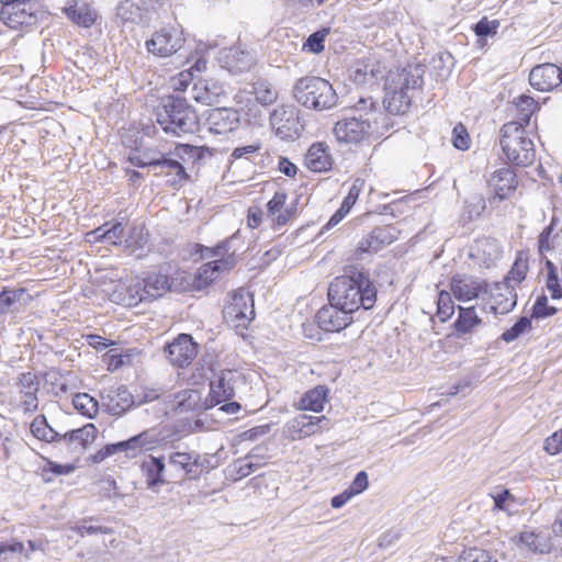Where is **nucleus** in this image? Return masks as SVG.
<instances>
[{"label": "nucleus", "mask_w": 562, "mask_h": 562, "mask_svg": "<svg viewBox=\"0 0 562 562\" xmlns=\"http://www.w3.org/2000/svg\"><path fill=\"white\" fill-rule=\"evenodd\" d=\"M328 302L353 314L360 307L371 310L378 291L363 267L347 266L344 274L336 277L328 288Z\"/></svg>", "instance_id": "nucleus-1"}, {"label": "nucleus", "mask_w": 562, "mask_h": 562, "mask_svg": "<svg viewBox=\"0 0 562 562\" xmlns=\"http://www.w3.org/2000/svg\"><path fill=\"white\" fill-rule=\"evenodd\" d=\"M383 113L372 97L360 98L351 108L346 109L341 119L335 123L333 133L342 144H361L373 135H382L379 121Z\"/></svg>", "instance_id": "nucleus-2"}, {"label": "nucleus", "mask_w": 562, "mask_h": 562, "mask_svg": "<svg viewBox=\"0 0 562 562\" xmlns=\"http://www.w3.org/2000/svg\"><path fill=\"white\" fill-rule=\"evenodd\" d=\"M426 66L407 65L396 71H390L385 82L383 103L385 110L393 115L405 114L411 108L414 92L424 85Z\"/></svg>", "instance_id": "nucleus-3"}, {"label": "nucleus", "mask_w": 562, "mask_h": 562, "mask_svg": "<svg viewBox=\"0 0 562 562\" xmlns=\"http://www.w3.org/2000/svg\"><path fill=\"white\" fill-rule=\"evenodd\" d=\"M156 122L167 135L177 137L193 134L200 124L195 109L180 95L161 99L156 110Z\"/></svg>", "instance_id": "nucleus-4"}, {"label": "nucleus", "mask_w": 562, "mask_h": 562, "mask_svg": "<svg viewBox=\"0 0 562 562\" xmlns=\"http://www.w3.org/2000/svg\"><path fill=\"white\" fill-rule=\"evenodd\" d=\"M294 100L305 109L325 111L337 105L338 95L331 83L317 76H305L292 88Z\"/></svg>", "instance_id": "nucleus-5"}, {"label": "nucleus", "mask_w": 562, "mask_h": 562, "mask_svg": "<svg viewBox=\"0 0 562 562\" xmlns=\"http://www.w3.org/2000/svg\"><path fill=\"white\" fill-rule=\"evenodd\" d=\"M499 145L506 160L516 167H527L536 159L533 142L522 123L510 121L501 128Z\"/></svg>", "instance_id": "nucleus-6"}, {"label": "nucleus", "mask_w": 562, "mask_h": 562, "mask_svg": "<svg viewBox=\"0 0 562 562\" xmlns=\"http://www.w3.org/2000/svg\"><path fill=\"white\" fill-rule=\"evenodd\" d=\"M184 43L183 30L179 25L168 24L155 31L145 46L154 56L166 58L178 53Z\"/></svg>", "instance_id": "nucleus-7"}, {"label": "nucleus", "mask_w": 562, "mask_h": 562, "mask_svg": "<svg viewBox=\"0 0 562 562\" xmlns=\"http://www.w3.org/2000/svg\"><path fill=\"white\" fill-rule=\"evenodd\" d=\"M270 124L276 135L283 140L295 139L303 127L299 110L292 105L277 106L270 114Z\"/></svg>", "instance_id": "nucleus-8"}, {"label": "nucleus", "mask_w": 562, "mask_h": 562, "mask_svg": "<svg viewBox=\"0 0 562 562\" xmlns=\"http://www.w3.org/2000/svg\"><path fill=\"white\" fill-rule=\"evenodd\" d=\"M518 186L517 175L510 167H502L492 172L487 179L491 194L487 198L491 207L508 199Z\"/></svg>", "instance_id": "nucleus-9"}, {"label": "nucleus", "mask_w": 562, "mask_h": 562, "mask_svg": "<svg viewBox=\"0 0 562 562\" xmlns=\"http://www.w3.org/2000/svg\"><path fill=\"white\" fill-rule=\"evenodd\" d=\"M328 428L329 419L325 416L299 414L284 425L283 431L291 440H300Z\"/></svg>", "instance_id": "nucleus-10"}, {"label": "nucleus", "mask_w": 562, "mask_h": 562, "mask_svg": "<svg viewBox=\"0 0 562 562\" xmlns=\"http://www.w3.org/2000/svg\"><path fill=\"white\" fill-rule=\"evenodd\" d=\"M153 176L165 178V184L175 190L181 189L190 180L186 167L173 156L172 151L160 156V161L156 164Z\"/></svg>", "instance_id": "nucleus-11"}, {"label": "nucleus", "mask_w": 562, "mask_h": 562, "mask_svg": "<svg viewBox=\"0 0 562 562\" xmlns=\"http://www.w3.org/2000/svg\"><path fill=\"white\" fill-rule=\"evenodd\" d=\"M198 353V344L188 334L179 335L165 347V355L173 366L186 368L191 364Z\"/></svg>", "instance_id": "nucleus-12"}, {"label": "nucleus", "mask_w": 562, "mask_h": 562, "mask_svg": "<svg viewBox=\"0 0 562 562\" xmlns=\"http://www.w3.org/2000/svg\"><path fill=\"white\" fill-rule=\"evenodd\" d=\"M315 318L318 327L327 333H338L353 321L351 313L331 303L319 308Z\"/></svg>", "instance_id": "nucleus-13"}, {"label": "nucleus", "mask_w": 562, "mask_h": 562, "mask_svg": "<svg viewBox=\"0 0 562 562\" xmlns=\"http://www.w3.org/2000/svg\"><path fill=\"white\" fill-rule=\"evenodd\" d=\"M224 316L235 323L236 327L246 328L255 317L254 299L249 293L234 294L232 302L225 307Z\"/></svg>", "instance_id": "nucleus-14"}, {"label": "nucleus", "mask_w": 562, "mask_h": 562, "mask_svg": "<svg viewBox=\"0 0 562 562\" xmlns=\"http://www.w3.org/2000/svg\"><path fill=\"white\" fill-rule=\"evenodd\" d=\"M487 282L471 274H456L450 280V291L461 302H468L486 292Z\"/></svg>", "instance_id": "nucleus-15"}, {"label": "nucleus", "mask_w": 562, "mask_h": 562, "mask_svg": "<svg viewBox=\"0 0 562 562\" xmlns=\"http://www.w3.org/2000/svg\"><path fill=\"white\" fill-rule=\"evenodd\" d=\"M226 95L225 86L215 78H198L191 88V97L206 105L220 103Z\"/></svg>", "instance_id": "nucleus-16"}, {"label": "nucleus", "mask_w": 562, "mask_h": 562, "mask_svg": "<svg viewBox=\"0 0 562 562\" xmlns=\"http://www.w3.org/2000/svg\"><path fill=\"white\" fill-rule=\"evenodd\" d=\"M240 123L239 112L234 108H215L207 113L205 125L213 134H227L235 131Z\"/></svg>", "instance_id": "nucleus-17"}, {"label": "nucleus", "mask_w": 562, "mask_h": 562, "mask_svg": "<svg viewBox=\"0 0 562 562\" xmlns=\"http://www.w3.org/2000/svg\"><path fill=\"white\" fill-rule=\"evenodd\" d=\"M101 398L105 411L113 416H122L135 404L134 396L126 385L108 389Z\"/></svg>", "instance_id": "nucleus-18"}, {"label": "nucleus", "mask_w": 562, "mask_h": 562, "mask_svg": "<svg viewBox=\"0 0 562 562\" xmlns=\"http://www.w3.org/2000/svg\"><path fill=\"white\" fill-rule=\"evenodd\" d=\"M35 5V1L30 0V4L27 5L1 9L0 19L7 26L14 30L33 26L37 23Z\"/></svg>", "instance_id": "nucleus-19"}, {"label": "nucleus", "mask_w": 562, "mask_h": 562, "mask_svg": "<svg viewBox=\"0 0 562 562\" xmlns=\"http://www.w3.org/2000/svg\"><path fill=\"white\" fill-rule=\"evenodd\" d=\"M530 85L539 91H551L562 83V69L554 64H541L529 74Z\"/></svg>", "instance_id": "nucleus-20"}, {"label": "nucleus", "mask_w": 562, "mask_h": 562, "mask_svg": "<svg viewBox=\"0 0 562 562\" xmlns=\"http://www.w3.org/2000/svg\"><path fill=\"white\" fill-rule=\"evenodd\" d=\"M221 61L229 72L239 74L250 70L256 64V58L249 49L239 44L225 49Z\"/></svg>", "instance_id": "nucleus-21"}, {"label": "nucleus", "mask_w": 562, "mask_h": 562, "mask_svg": "<svg viewBox=\"0 0 562 562\" xmlns=\"http://www.w3.org/2000/svg\"><path fill=\"white\" fill-rule=\"evenodd\" d=\"M235 396V373L221 371L210 382V402L212 406L222 404Z\"/></svg>", "instance_id": "nucleus-22"}, {"label": "nucleus", "mask_w": 562, "mask_h": 562, "mask_svg": "<svg viewBox=\"0 0 562 562\" xmlns=\"http://www.w3.org/2000/svg\"><path fill=\"white\" fill-rule=\"evenodd\" d=\"M491 299L493 302L491 310L495 314H507L517 304L516 288L508 282H496L491 289Z\"/></svg>", "instance_id": "nucleus-23"}, {"label": "nucleus", "mask_w": 562, "mask_h": 562, "mask_svg": "<svg viewBox=\"0 0 562 562\" xmlns=\"http://www.w3.org/2000/svg\"><path fill=\"white\" fill-rule=\"evenodd\" d=\"M98 430L93 424H87L81 428L72 429L60 435L59 442H65L70 450H86L97 438Z\"/></svg>", "instance_id": "nucleus-24"}, {"label": "nucleus", "mask_w": 562, "mask_h": 562, "mask_svg": "<svg viewBox=\"0 0 562 562\" xmlns=\"http://www.w3.org/2000/svg\"><path fill=\"white\" fill-rule=\"evenodd\" d=\"M140 470L146 477L147 487L151 491H155L158 486L167 482L164 479L166 464L162 457L147 456L140 464Z\"/></svg>", "instance_id": "nucleus-25"}, {"label": "nucleus", "mask_w": 562, "mask_h": 562, "mask_svg": "<svg viewBox=\"0 0 562 562\" xmlns=\"http://www.w3.org/2000/svg\"><path fill=\"white\" fill-rule=\"evenodd\" d=\"M158 442L159 438L154 429H146L127 440L121 441V446H123L125 451L128 452V456L133 458L142 451L151 450Z\"/></svg>", "instance_id": "nucleus-26"}, {"label": "nucleus", "mask_w": 562, "mask_h": 562, "mask_svg": "<svg viewBox=\"0 0 562 562\" xmlns=\"http://www.w3.org/2000/svg\"><path fill=\"white\" fill-rule=\"evenodd\" d=\"M324 143L313 144L305 154V166L314 172L327 171L331 167V158Z\"/></svg>", "instance_id": "nucleus-27"}, {"label": "nucleus", "mask_w": 562, "mask_h": 562, "mask_svg": "<svg viewBox=\"0 0 562 562\" xmlns=\"http://www.w3.org/2000/svg\"><path fill=\"white\" fill-rule=\"evenodd\" d=\"M169 465L177 471L183 472L184 480H198L195 467V451L192 452H172L168 458Z\"/></svg>", "instance_id": "nucleus-28"}, {"label": "nucleus", "mask_w": 562, "mask_h": 562, "mask_svg": "<svg viewBox=\"0 0 562 562\" xmlns=\"http://www.w3.org/2000/svg\"><path fill=\"white\" fill-rule=\"evenodd\" d=\"M108 226L109 223H105L91 232V235L94 236V240L104 241L111 245H121L124 241H127L125 226L123 223L115 222L110 227Z\"/></svg>", "instance_id": "nucleus-29"}, {"label": "nucleus", "mask_w": 562, "mask_h": 562, "mask_svg": "<svg viewBox=\"0 0 562 562\" xmlns=\"http://www.w3.org/2000/svg\"><path fill=\"white\" fill-rule=\"evenodd\" d=\"M173 156L182 162V166L187 164H198L205 156H212V151L205 146H193L189 144H180L172 150Z\"/></svg>", "instance_id": "nucleus-30"}, {"label": "nucleus", "mask_w": 562, "mask_h": 562, "mask_svg": "<svg viewBox=\"0 0 562 562\" xmlns=\"http://www.w3.org/2000/svg\"><path fill=\"white\" fill-rule=\"evenodd\" d=\"M382 77V71L375 64L364 60L357 61L350 75L357 85L375 83Z\"/></svg>", "instance_id": "nucleus-31"}, {"label": "nucleus", "mask_w": 562, "mask_h": 562, "mask_svg": "<svg viewBox=\"0 0 562 562\" xmlns=\"http://www.w3.org/2000/svg\"><path fill=\"white\" fill-rule=\"evenodd\" d=\"M328 389L323 385H318L301 397L299 402V408L302 411H312L319 413L324 409L325 402L327 400Z\"/></svg>", "instance_id": "nucleus-32"}, {"label": "nucleus", "mask_w": 562, "mask_h": 562, "mask_svg": "<svg viewBox=\"0 0 562 562\" xmlns=\"http://www.w3.org/2000/svg\"><path fill=\"white\" fill-rule=\"evenodd\" d=\"M144 292L147 294L149 301L162 296L171 289V283L168 276L162 273H150L144 280Z\"/></svg>", "instance_id": "nucleus-33"}, {"label": "nucleus", "mask_w": 562, "mask_h": 562, "mask_svg": "<svg viewBox=\"0 0 562 562\" xmlns=\"http://www.w3.org/2000/svg\"><path fill=\"white\" fill-rule=\"evenodd\" d=\"M25 296L30 299L24 288H3L0 292V314L13 312L16 304H25Z\"/></svg>", "instance_id": "nucleus-34"}, {"label": "nucleus", "mask_w": 562, "mask_h": 562, "mask_svg": "<svg viewBox=\"0 0 562 562\" xmlns=\"http://www.w3.org/2000/svg\"><path fill=\"white\" fill-rule=\"evenodd\" d=\"M31 432L38 440L45 442H59L60 434L52 428L44 415L36 416L31 423Z\"/></svg>", "instance_id": "nucleus-35"}, {"label": "nucleus", "mask_w": 562, "mask_h": 562, "mask_svg": "<svg viewBox=\"0 0 562 562\" xmlns=\"http://www.w3.org/2000/svg\"><path fill=\"white\" fill-rule=\"evenodd\" d=\"M100 519L98 517H87L76 522L71 530L78 533L81 537L92 536V535H111L113 533V529L108 526H103L99 524Z\"/></svg>", "instance_id": "nucleus-36"}, {"label": "nucleus", "mask_w": 562, "mask_h": 562, "mask_svg": "<svg viewBox=\"0 0 562 562\" xmlns=\"http://www.w3.org/2000/svg\"><path fill=\"white\" fill-rule=\"evenodd\" d=\"M64 11L71 22L82 27H90L95 21L94 13L85 3L70 5L65 8Z\"/></svg>", "instance_id": "nucleus-37"}, {"label": "nucleus", "mask_w": 562, "mask_h": 562, "mask_svg": "<svg viewBox=\"0 0 562 562\" xmlns=\"http://www.w3.org/2000/svg\"><path fill=\"white\" fill-rule=\"evenodd\" d=\"M517 111V120L515 122L522 123L526 128L530 124V119L536 110L539 109L538 103L529 95L521 94L517 101L514 102Z\"/></svg>", "instance_id": "nucleus-38"}, {"label": "nucleus", "mask_w": 562, "mask_h": 562, "mask_svg": "<svg viewBox=\"0 0 562 562\" xmlns=\"http://www.w3.org/2000/svg\"><path fill=\"white\" fill-rule=\"evenodd\" d=\"M481 323V318L476 315L475 308L459 306V315L454 322V328L459 334H467Z\"/></svg>", "instance_id": "nucleus-39"}, {"label": "nucleus", "mask_w": 562, "mask_h": 562, "mask_svg": "<svg viewBox=\"0 0 562 562\" xmlns=\"http://www.w3.org/2000/svg\"><path fill=\"white\" fill-rule=\"evenodd\" d=\"M74 408L90 419L94 418L99 411L98 401L88 393H77L72 398Z\"/></svg>", "instance_id": "nucleus-40"}, {"label": "nucleus", "mask_w": 562, "mask_h": 562, "mask_svg": "<svg viewBox=\"0 0 562 562\" xmlns=\"http://www.w3.org/2000/svg\"><path fill=\"white\" fill-rule=\"evenodd\" d=\"M140 3L133 0H122L116 7V16L123 22L137 23L142 19Z\"/></svg>", "instance_id": "nucleus-41"}, {"label": "nucleus", "mask_w": 562, "mask_h": 562, "mask_svg": "<svg viewBox=\"0 0 562 562\" xmlns=\"http://www.w3.org/2000/svg\"><path fill=\"white\" fill-rule=\"evenodd\" d=\"M256 99L265 105L272 104L278 98V91L273 85L266 79H258L252 85Z\"/></svg>", "instance_id": "nucleus-42"}, {"label": "nucleus", "mask_w": 562, "mask_h": 562, "mask_svg": "<svg viewBox=\"0 0 562 562\" xmlns=\"http://www.w3.org/2000/svg\"><path fill=\"white\" fill-rule=\"evenodd\" d=\"M369 235L374 245V252H378L383 247L391 245L396 239L394 228L390 226L374 227Z\"/></svg>", "instance_id": "nucleus-43"}, {"label": "nucleus", "mask_w": 562, "mask_h": 562, "mask_svg": "<svg viewBox=\"0 0 562 562\" xmlns=\"http://www.w3.org/2000/svg\"><path fill=\"white\" fill-rule=\"evenodd\" d=\"M486 203H488V201L483 196V194H472L468 200H465L464 214L470 221L476 220L486 211Z\"/></svg>", "instance_id": "nucleus-44"}, {"label": "nucleus", "mask_w": 562, "mask_h": 562, "mask_svg": "<svg viewBox=\"0 0 562 562\" xmlns=\"http://www.w3.org/2000/svg\"><path fill=\"white\" fill-rule=\"evenodd\" d=\"M528 259L522 256L521 252L518 254L516 257L514 265L507 276L504 278V282H508L512 284L514 282L516 284H519L521 281L525 280L527 272H528Z\"/></svg>", "instance_id": "nucleus-45"}, {"label": "nucleus", "mask_w": 562, "mask_h": 562, "mask_svg": "<svg viewBox=\"0 0 562 562\" xmlns=\"http://www.w3.org/2000/svg\"><path fill=\"white\" fill-rule=\"evenodd\" d=\"M531 329V318L527 316H521L519 319L507 330H505L499 339L510 344L519 338L526 331Z\"/></svg>", "instance_id": "nucleus-46"}, {"label": "nucleus", "mask_w": 562, "mask_h": 562, "mask_svg": "<svg viewBox=\"0 0 562 562\" xmlns=\"http://www.w3.org/2000/svg\"><path fill=\"white\" fill-rule=\"evenodd\" d=\"M125 294L120 293V303L126 306H135L143 301H149L147 294L144 292V286L139 283L134 286L122 288Z\"/></svg>", "instance_id": "nucleus-47"}, {"label": "nucleus", "mask_w": 562, "mask_h": 562, "mask_svg": "<svg viewBox=\"0 0 562 562\" xmlns=\"http://www.w3.org/2000/svg\"><path fill=\"white\" fill-rule=\"evenodd\" d=\"M454 313V304L448 291L441 290L437 300V316L445 323L451 318Z\"/></svg>", "instance_id": "nucleus-48"}, {"label": "nucleus", "mask_w": 562, "mask_h": 562, "mask_svg": "<svg viewBox=\"0 0 562 562\" xmlns=\"http://www.w3.org/2000/svg\"><path fill=\"white\" fill-rule=\"evenodd\" d=\"M458 562H497V560L492 552L474 547L463 550Z\"/></svg>", "instance_id": "nucleus-49"}, {"label": "nucleus", "mask_w": 562, "mask_h": 562, "mask_svg": "<svg viewBox=\"0 0 562 562\" xmlns=\"http://www.w3.org/2000/svg\"><path fill=\"white\" fill-rule=\"evenodd\" d=\"M499 25L498 20H488L486 16H483L472 29L479 37L477 42L481 43L482 40L496 35Z\"/></svg>", "instance_id": "nucleus-50"}, {"label": "nucleus", "mask_w": 562, "mask_h": 562, "mask_svg": "<svg viewBox=\"0 0 562 562\" xmlns=\"http://www.w3.org/2000/svg\"><path fill=\"white\" fill-rule=\"evenodd\" d=\"M24 550L20 541L3 542L0 544V562H16Z\"/></svg>", "instance_id": "nucleus-51"}, {"label": "nucleus", "mask_w": 562, "mask_h": 562, "mask_svg": "<svg viewBox=\"0 0 562 562\" xmlns=\"http://www.w3.org/2000/svg\"><path fill=\"white\" fill-rule=\"evenodd\" d=\"M519 543L532 553H544L548 550L547 544L541 542V537L532 531H522Z\"/></svg>", "instance_id": "nucleus-52"}, {"label": "nucleus", "mask_w": 562, "mask_h": 562, "mask_svg": "<svg viewBox=\"0 0 562 562\" xmlns=\"http://www.w3.org/2000/svg\"><path fill=\"white\" fill-rule=\"evenodd\" d=\"M561 308V306L549 305L548 297L546 294L539 295L532 306L531 317L533 318H546L550 317Z\"/></svg>", "instance_id": "nucleus-53"}, {"label": "nucleus", "mask_w": 562, "mask_h": 562, "mask_svg": "<svg viewBox=\"0 0 562 562\" xmlns=\"http://www.w3.org/2000/svg\"><path fill=\"white\" fill-rule=\"evenodd\" d=\"M329 34V29H322L312 33L305 41L303 49L313 54H319L324 50V42Z\"/></svg>", "instance_id": "nucleus-54"}, {"label": "nucleus", "mask_w": 562, "mask_h": 562, "mask_svg": "<svg viewBox=\"0 0 562 562\" xmlns=\"http://www.w3.org/2000/svg\"><path fill=\"white\" fill-rule=\"evenodd\" d=\"M296 204V201H293L288 205L285 204L284 209L277 214V217H273L272 227L274 229L286 225L291 220L295 217L297 212Z\"/></svg>", "instance_id": "nucleus-55"}, {"label": "nucleus", "mask_w": 562, "mask_h": 562, "mask_svg": "<svg viewBox=\"0 0 562 562\" xmlns=\"http://www.w3.org/2000/svg\"><path fill=\"white\" fill-rule=\"evenodd\" d=\"M288 199V194L283 191H277L271 200L267 203V215L273 222V217H277V214L284 209L285 202Z\"/></svg>", "instance_id": "nucleus-56"}, {"label": "nucleus", "mask_w": 562, "mask_h": 562, "mask_svg": "<svg viewBox=\"0 0 562 562\" xmlns=\"http://www.w3.org/2000/svg\"><path fill=\"white\" fill-rule=\"evenodd\" d=\"M452 144L460 150H467L470 147L469 133L461 123L457 124L452 130Z\"/></svg>", "instance_id": "nucleus-57"}, {"label": "nucleus", "mask_w": 562, "mask_h": 562, "mask_svg": "<svg viewBox=\"0 0 562 562\" xmlns=\"http://www.w3.org/2000/svg\"><path fill=\"white\" fill-rule=\"evenodd\" d=\"M20 392L29 393V392H38L40 391V382L35 373L33 372H24L19 378Z\"/></svg>", "instance_id": "nucleus-58"}, {"label": "nucleus", "mask_w": 562, "mask_h": 562, "mask_svg": "<svg viewBox=\"0 0 562 562\" xmlns=\"http://www.w3.org/2000/svg\"><path fill=\"white\" fill-rule=\"evenodd\" d=\"M258 463L245 462V460H237L233 464V471L235 473L234 480H241L258 469Z\"/></svg>", "instance_id": "nucleus-59"}, {"label": "nucleus", "mask_w": 562, "mask_h": 562, "mask_svg": "<svg viewBox=\"0 0 562 562\" xmlns=\"http://www.w3.org/2000/svg\"><path fill=\"white\" fill-rule=\"evenodd\" d=\"M363 180L356 179L352 183V186L349 189L348 194L344 198L341 205L344 209L351 210V207L355 205L356 201L359 198V194L363 187Z\"/></svg>", "instance_id": "nucleus-60"}, {"label": "nucleus", "mask_w": 562, "mask_h": 562, "mask_svg": "<svg viewBox=\"0 0 562 562\" xmlns=\"http://www.w3.org/2000/svg\"><path fill=\"white\" fill-rule=\"evenodd\" d=\"M543 449L551 456H555L562 451V428L544 440Z\"/></svg>", "instance_id": "nucleus-61"}, {"label": "nucleus", "mask_w": 562, "mask_h": 562, "mask_svg": "<svg viewBox=\"0 0 562 562\" xmlns=\"http://www.w3.org/2000/svg\"><path fill=\"white\" fill-rule=\"evenodd\" d=\"M195 467L199 480L204 473H209L211 470L216 468V464L212 463V457L209 454H200L195 452Z\"/></svg>", "instance_id": "nucleus-62"}, {"label": "nucleus", "mask_w": 562, "mask_h": 562, "mask_svg": "<svg viewBox=\"0 0 562 562\" xmlns=\"http://www.w3.org/2000/svg\"><path fill=\"white\" fill-rule=\"evenodd\" d=\"M369 482L367 472L360 471L347 490L352 493V496H355L366 491Z\"/></svg>", "instance_id": "nucleus-63"}, {"label": "nucleus", "mask_w": 562, "mask_h": 562, "mask_svg": "<svg viewBox=\"0 0 562 562\" xmlns=\"http://www.w3.org/2000/svg\"><path fill=\"white\" fill-rule=\"evenodd\" d=\"M21 405L25 413H33L38 407L37 392L22 393Z\"/></svg>", "instance_id": "nucleus-64"}]
</instances>
